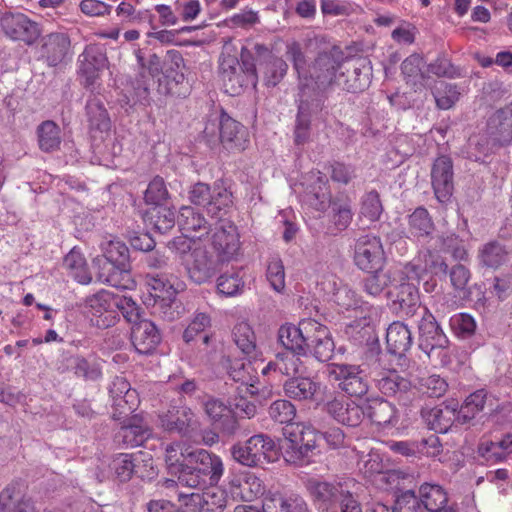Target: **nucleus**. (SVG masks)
<instances>
[{"instance_id":"f257e3e1","label":"nucleus","mask_w":512,"mask_h":512,"mask_svg":"<svg viewBox=\"0 0 512 512\" xmlns=\"http://www.w3.org/2000/svg\"><path fill=\"white\" fill-rule=\"evenodd\" d=\"M356 487L351 478L310 477L304 482L307 496L318 512H363Z\"/></svg>"},{"instance_id":"f03ea898","label":"nucleus","mask_w":512,"mask_h":512,"mask_svg":"<svg viewBox=\"0 0 512 512\" xmlns=\"http://www.w3.org/2000/svg\"><path fill=\"white\" fill-rule=\"evenodd\" d=\"M219 71L225 92L231 96L241 94L243 89L249 85L255 87L258 80L252 50L242 45L239 60L237 48L232 40L226 41L223 45Z\"/></svg>"},{"instance_id":"7ed1b4c3","label":"nucleus","mask_w":512,"mask_h":512,"mask_svg":"<svg viewBox=\"0 0 512 512\" xmlns=\"http://www.w3.org/2000/svg\"><path fill=\"white\" fill-rule=\"evenodd\" d=\"M386 355L381 352L370 355L368 376L377 390L384 396L394 398L399 405L409 406L416 398L411 381L387 365Z\"/></svg>"},{"instance_id":"20e7f679","label":"nucleus","mask_w":512,"mask_h":512,"mask_svg":"<svg viewBox=\"0 0 512 512\" xmlns=\"http://www.w3.org/2000/svg\"><path fill=\"white\" fill-rule=\"evenodd\" d=\"M202 134L211 147L220 143L225 150L232 153L244 151L249 144L248 129L223 109L213 111L207 116Z\"/></svg>"},{"instance_id":"39448f33","label":"nucleus","mask_w":512,"mask_h":512,"mask_svg":"<svg viewBox=\"0 0 512 512\" xmlns=\"http://www.w3.org/2000/svg\"><path fill=\"white\" fill-rule=\"evenodd\" d=\"M232 458L247 467H258L274 463L279 459V448L267 434H256L244 442L232 445Z\"/></svg>"},{"instance_id":"423d86ee","label":"nucleus","mask_w":512,"mask_h":512,"mask_svg":"<svg viewBox=\"0 0 512 512\" xmlns=\"http://www.w3.org/2000/svg\"><path fill=\"white\" fill-rule=\"evenodd\" d=\"M370 356L360 365L347 363H332L328 365V377L337 388L350 397L361 398L369 391L368 364Z\"/></svg>"},{"instance_id":"0eeeda50","label":"nucleus","mask_w":512,"mask_h":512,"mask_svg":"<svg viewBox=\"0 0 512 512\" xmlns=\"http://www.w3.org/2000/svg\"><path fill=\"white\" fill-rule=\"evenodd\" d=\"M343 60L344 54L337 46L319 52L314 61L308 66L307 80H303L302 83H308L323 89H327L334 84L337 85V82L341 79L339 71L342 68Z\"/></svg>"},{"instance_id":"6e6552de","label":"nucleus","mask_w":512,"mask_h":512,"mask_svg":"<svg viewBox=\"0 0 512 512\" xmlns=\"http://www.w3.org/2000/svg\"><path fill=\"white\" fill-rule=\"evenodd\" d=\"M168 57L169 61L164 64L162 76L158 78L156 91L164 96L185 98L189 95L191 86L182 71L184 59L176 50L169 51Z\"/></svg>"},{"instance_id":"1a4fd4ad","label":"nucleus","mask_w":512,"mask_h":512,"mask_svg":"<svg viewBox=\"0 0 512 512\" xmlns=\"http://www.w3.org/2000/svg\"><path fill=\"white\" fill-rule=\"evenodd\" d=\"M353 261L364 272L382 270L386 255L381 238L370 233L358 237L354 244Z\"/></svg>"},{"instance_id":"9d476101","label":"nucleus","mask_w":512,"mask_h":512,"mask_svg":"<svg viewBox=\"0 0 512 512\" xmlns=\"http://www.w3.org/2000/svg\"><path fill=\"white\" fill-rule=\"evenodd\" d=\"M116 297L109 291L101 290L85 299L84 309L94 326L106 329L116 323Z\"/></svg>"},{"instance_id":"9b49d317","label":"nucleus","mask_w":512,"mask_h":512,"mask_svg":"<svg viewBox=\"0 0 512 512\" xmlns=\"http://www.w3.org/2000/svg\"><path fill=\"white\" fill-rule=\"evenodd\" d=\"M0 26L5 36L28 45L36 42L41 34L38 23L20 12L0 11Z\"/></svg>"},{"instance_id":"f8f14e48","label":"nucleus","mask_w":512,"mask_h":512,"mask_svg":"<svg viewBox=\"0 0 512 512\" xmlns=\"http://www.w3.org/2000/svg\"><path fill=\"white\" fill-rule=\"evenodd\" d=\"M430 176L435 198L441 204L449 203L454 191L452 159L446 155L437 157L432 164Z\"/></svg>"},{"instance_id":"ddd939ff","label":"nucleus","mask_w":512,"mask_h":512,"mask_svg":"<svg viewBox=\"0 0 512 512\" xmlns=\"http://www.w3.org/2000/svg\"><path fill=\"white\" fill-rule=\"evenodd\" d=\"M78 62L79 74L83 78L85 88L94 92L99 74L108 63L105 51L99 45H88L79 55Z\"/></svg>"},{"instance_id":"4468645a","label":"nucleus","mask_w":512,"mask_h":512,"mask_svg":"<svg viewBox=\"0 0 512 512\" xmlns=\"http://www.w3.org/2000/svg\"><path fill=\"white\" fill-rule=\"evenodd\" d=\"M254 63L263 73V80L267 86H276L287 73L288 65L285 60L272 54L263 44H255L252 48Z\"/></svg>"},{"instance_id":"2eb2a0df","label":"nucleus","mask_w":512,"mask_h":512,"mask_svg":"<svg viewBox=\"0 0 512 512\" xmlns=\"http://www.w3.org/2000/svg\"><path fill=\"white\" fill-rule=\"evenodd\" d=\"M221 261L214 257L206 247L197 246L190 253V260L186 264L189 278L200 285L211 280L218 271Z\"/></svg>"},{"instance_id":"dca6fc26","label":"nucleus","mask_w":512,"mask_h":512,"mask_svg":"<svg viewBox=\"0 0 512 512\" xmlns=\"http://www.w3.org/2000/svg\"><path fill=\"white\" fill-rule=\"evenodd\" d=\"M371 67L365 59H356L342 62V68L339 71V81L337 86L342 89L357 93L365 90L370 84Z\"/></svg>"},{"instance_id":"f3484780","label":"nucleus","mask_w":512,"mask_h":512,"mask_svg":"<svg viewBox=\"0 0 512 512\" xmlns=\"http://www.w3.org/2000/svg\"><path fill=\"white\" fill-rule=\"evenodd\" d=\"M212 246L221 263L233 260L240 249L236 225L231 221H222L212 235Z\"/></svg>"},{"instance_id":"a211bd4d","label":"nucleus","mask_w":512,"mask_h":512,"mask_svg":"<svg viewBox=\"0 0 512 512\" xmlns=\"http://www.w3.org/2000/svg\"><path fill=\"white\" fill-rule=\"evenodd\" d=\"M202 407L216 429L225 435H234L238 430V421L233 410L223 401L213 396H208L202 401Z\"/></svg>"},{"instance_id":"6ab92c4d","label":"nucleus","mask_w":512,"mask_h":512,"mask_svg":"<svg viewBox=\"0 0 512 512\" xmlns=\"http://www.w3.org/2000/svg\"><path fill=\"white\" fill-rule=\"evenodd\" d=\"M312 319L302 320L298 326L285 323L278 329V343L283 346L286 351L295 352L298 355H306L307 341L312 328Z\"/></svg>"},{"instance_id":"aec40b11","label":"nucleus","mask_w":512,"mask_h":512,"mask_svg":"<svg viewBox=\"0 0 512 512\" xmlns=\"http://www.w3.org/2000/svg\"><path fill=\"white\" fill-rule=\"evenodd\" d=\"M486 132L494 145H512V104L496 110L488 118Z\"/></svg>"},{"instance_id":"412c9836","label":"nucleus","mask_w":512,"mask_h":512,"mask_svg":"<svg viewBox=\"0 0 512 512\" xmlns=\"http://www.w3.org/2000/svg\"><path fill=\"white\" fill-rule=\"evenodd\" d=\"M184 459L198 468V473L208 480L211 486L217 485L224 471L221 458L205 449H194L187 452Z\"/></svg>"},{"instance_id":"4be33fe9","label":"nucleus","mask_w":512,"mask_h":512,"mask_svg":"<svg viewBox=\"0 0 512 512\" xmlns=\"http://www.w3.org/2000/svg\"><path fill=\"white\" fill-rule=\"evenodd\" d=\"M326 90L308 83H299L297 114L309 119L322 117L327 99Z\"/></svg>"},{"instance_id":"5701e85b","label":"nucleus","mask_w":512,"mask_h":512,"mask_svg":"<svg viewBox=\"0 0 512 512\" xmlns=\"http://www.w3.org/2000/svg\"><path fill=\"white\" fill-rule=\"evenodd\" d=\"M419 332V348L431 351L433 345L440 346L447 343L448 337L441 328L436 316L427 308L417 316Z\"/></svg>"},{"instance_id":"b1692460","label":"nucleus","mask_w":512,"mask_h":512,"mask_svg":"<svg viewBox=\"0 0 512 512\" xmlns=\"http://www.w3.org/2000/svg\"><path fill=\"white\" fill-rule=\"evenodd\" d=\"M229 378L234 382L241 383L245 387V392L250 395L259 393L257 387L258 378L253 375L255 371L252 363L243 358H231L230 356L224 357L221 361Z\"/></svg>"},{"instance_id":"393cba45","label":"nucleus","mask_w":512,"mask_h":512,"mask_svg":"<svg viewBox=\"0 0 512 512\" xmlns=\"http://www.w3.org/2000/svg\"><path fill=\"white\" fill-rule=\"evenodd\" d=\"M312 328L314 330L310 331L306 339V356L311 354L318 361L327 362L333 357L335 350V343L331 333L325 325L315 320H313Z\"/></svg>"},{"instance_id":"a878e982","label":"nucleus","mask_w":512,"mask_h":512,"mask_svg":"<svg viewBox=\"0 0 512 512\" xmlns=\"http://www.w3.org/2000/svg\"><path fill=\"white\" fill-rule=\"evenodd\" d=\"M389 297H393V304L398 305L400 312L407 318L417 317L426 306H422L420 302L419 290L409 282H401L395 287V291L387 293Z\"/></svg>"},{"instance_id":"bb28decb","label":"nucleus","mask_w":512,"mask_h":512,"mask_svg":"<svg viewBox=\"0 0 512 512\" xmlns=\"http://www.w3.org/2000/svg\"><path fill=\"white\" fill-rule=\"evenodd\" d=\"M324 410L338 423L350 427L358 426L363 419L362 406L343 397H334L327 401Z\"/></svg>"},{"instance_id":"cd10ccee","label":"nucleus","mask_w":512,"mask_h":512,"mask_svg":"<svg viewBox=\"0 0 512 512\" xmlns=\"http://www.w3.org/2000/svg\"><path fill=\"white\" fill-rule=\"evenodd\" d=\"M510 248L500 240H489L477 249L476 260L483 269L497 270L506 265L510 259Z\"/></svg>"},{"instance_id":"c85d7f7f","label":"nucleus","mask_w":512,"mask_h":512,"mask_svg":"<svg viewBox=\"0 0 512 512\" xmlns=\"http://www.w3.org/2000/svg\"><path fill=\"white\" fill-rule=\"evenodd\" d=\"M162 339L157 326L148 319H142L132 326L131 341L137 353L151 354Z\"/></svg>"},{"instance_id":"c756f323","label":"nucleus","mask_w":512,"mask_h":512,"mask_svg":"<svg viewBox=\"0 0 512 512\" xmlns=\"http://www.w3.org/2000/svg\"><path fill=\"white\" fill-rule=\"evenodd\" d=\"M322 384L314 377L300 374L288 378L283 383L286 397L295 401H315L320 394Z\"/></svg>"},{"instance_id":"7c9ffc66","label":"nucleus","mask_w":512,"mask_h":512,"mask_svg":"<svg viewBox=\"0 0 512 512\" xmlns=\"http://www.w3.org/2000/svg\"><path fill=\"white\" fill-rule=\"evenodd\" d=\"M363 417L366 416L373 424L385 427L397 423V410L394 404L382 397L366 400L362 407Z\"/></svg>"},{"instance_id":"2f4dec72","label":"nucleus","mask_w":512,"mask_h":512,"mask_svg":"<svg viewBox=\"0 0 512 512\" xmlns=\"http://www.w3.org/2000/svg\"><path fill=\"white\" fill-rule=\"evenodd\" d=\"M328 208H330L328 217L331 225L328 227L327 233L336 235L346 230L354 215L351 200L347 196L335 197L330 201Z\"/></svg>"},{"instance_id":"473e14b6","label":"nucleus","mask_w":512,"mask_h":512,"mask_svg":"<svg viewBox=\"0 0 512 512\" xmlns=\"http://www.w3.org/2000/svg\"><path fill=\"white\" fill-rule=\"evenodd\" d=\"M151 436L150 427L137 415H134L129 423L123 425L117 433L118 441H121L125 448L143 446Z\"/></svg>"},{"instance_id":"72a5a7b5","label":"nucleus","mask_w":512,"mask_h":512,"mask_svg":"<svg viewBox=\"0 0 512 512\" xmlns=\"http://www.w3.org/2000/svg\"><path fill=\"white\" fill-rule=\"evenodd\" d=\"M386 344L389 353L404 356L413 344L412 333L407 325L401 321L392 322L387 328Z\"/></svg>"},{"instance_id":"f704fd0d","label":"nucleus","mask_w":512,"mask_h":512,"mask_svg":"<svg viewBox=\"0 0 512 512\" xmlns=\"http://www.w3.org/2000/svg\"><path fill=\"white\" fill-rule=\"evenodd\" d=\"M455 407L440 405L431 409H422L421 416L428 428L436 433H447L455 423Z\"/></svg>"},{"instance_id":"c9c22d12","label":"nucleus","mask_w":512,"mask_h":512,"mask_svg":"<svg viewBox=\"0 0 512 512\" xmlns=\"http://www.w3.org/2000/svg\"><path fill=\"white\" fill-rule=\"evenodd\" d=\"M145 284L149 292V301L178 294L185 286L183 282L178 281L177 277L167 278L158 273H148L145 277Z\"/></svg>"},{"instance_id":"e433bc0d","label":"nucleus","mask_w":512,"mask_h":512,"mask_svg":"<svg viewBox=\"0 0 512 512\" xmlns=\"http://www.w3.org/2000/svg\"><path fill=\"white\" fill-rule=\"evenodd\" d=\"M93 266L97 269V278L100 282L122 289L130 288L133 285L131 278L126 280L124 272L102 255L93 259Z\"/></svg>"},{"instance_id":"4c0bfd02","label":"nucleus","mask_w":512,"mask_h":512,"mask_svg":"<svg viewBox=\"0 0 512 512\" xmlns=\"http://www.w3.org/2000/svg\"><path fill=\"white\" fill-rule=\"evenodd\" d=\"M193 417L192 409L187 406L172 407L159 416V422L165 431L186 434Z\"/></svg>"},{"instance_id":"58836bf2","label":"nucleus","mask_w":512,"mask_h":512,"mask_svg":"<svg viewBox=\"0 0 512 512\" xmlns=\"http://www.w3.org/2000/svg\"><path fill=\"white\" fill-rule=\"evenodd\" d=\"M70 47V39L65 33H50L44 38L42 56L50 66L63 62Z\"/></svg>"},{"instance_id":"ea45409f","label":"nucleus","mask_w":512,"mask_h":512,"mask_svg":"<svg viewBox=\"0 0 512 512\" xmlns=\"http://www.w3.org/2000/svg\"><path fill=\"white\" fill-rule=\"evenodd\" d=\"M211 201L207 207V213L212 217H219L226 213L233 205V193L227 180L218 179L211 186Z\"/></svg>"},{"instance_id":"a19ab883","label":"nucleus","mask_w":512,"mask_h":512,"mask_svg":"<svg viewBox=\"0 0 512 512\" xmlns=\"http://www.w3.org/2000/svg\"><path fill=\"white\" fill-rule=\"evenodd\" d=\"M314 183L305 193V201L317 211H326L331 198L328 179L325 174L317 171Z\"/></svg>"},{"instance_id":"79ce46f5","label":"nucleus","mask_w":512,"mask_h":512,"mask_svg":"<svg viewBox=\"0 0 512 512\" xmlns=\"http://www.w3.org/2000/svg\"><path fill=\"white\" fill-rule=\"evenodd\" d=\"M418 495L426 512H437L448 509V496L445 489L436 483H423L418 489Z\"/></svg>"},{"instance_id":"37998d69","label":"nucleus","mask_w":512,"mask_h":512,"mask_svg":"<svg viewBox=\"0 0 512 512\" xmlns=\"http://www.w3.org/2000/svg\"><path fill=\"white\" fill-rule=\"evenodd\" d=\"M102 256L116 264V267L124 272L126 280H130V255L125 243L119 240H109L101 245Z\"/></svg>"},{"instance_id":"c03bdc74","label":"nucleus","mask_w":512,"mask_h":512,"mask_svg":"<svg viewBox=\"0 0 512 512\" xmlns=\"http://www.w3.org/2000/svg\"><path fill=\"white\" fill-rule=\"evenodd\" d=\"M39 149L45 153H52L60 149L62 142L61 128L52 120L41 122L36 129Z\"/></svg>"},{"instance_id":"a18cd8bd","label":"nucleus","mask_w":512,"mask_h":512,"mask_svg":"<svg viewBox=\"0 0 512 512\" xmlns=\"http://www.w3.org/2000/svg\"><path fill=\"white\" fill-rule=\"evenodd\" d=\"M86 116L91 130L107 132L111 128V121L103 101L96 95L87 100Z\"/></svg>"},{"instance_id":"49530a36","label":"nucleus","mask_w":512,"mask_h":512,"mask_svg":"<svg viewBox=\"0 0 512 512\" xmlns=\"http://www.w3.org/2000/svg\"><path fill=\"white\" fill-rule=\"evenodd\" d=\"M144 221L155 231L164 234L175 226V210L166 205L153 206L146 211Z\"/></svg>"},{"instance_id":"de8ad7c7","label":"nucleus","mask_w":512,"mask_h":512,"mask_svg":"<svg viewBox=\"0 0 512 512\" xmlns=\"http://www.w3.org/2000/svg\"><path fill=\"white\" fill-rule=\"evenodd\" d=\"M154 85V79L147 76L145 71H142L131 83L125 85V95L129 102L149 105L151 89Z\"/></svg>"},{"instance_id":"09e8293b","label":"nucleus","mask_w":512,"mask_h":512,"mask_svg":"<svg viewBox=\"0 0 512 512\" xmlns=\"http://www.w3.org/2000/svg\"><path fill=\"white\" fill-rule=\"evenodd\" d=\"M177 223L181 231L199 232L201 237L209 232V224L203 214L191 206H183L179 210Z\"/></svg>"},{"instance_id":"8fccbe9b","label":"nucleus","mask_w":512,"mask_h":512,"mask_svg":"<svg viewBox=\"0 0 512 512\" xmlns=\"http://www.w3.org/2000/svg\"><path fill=\"white\" fill-rule=\"evenodd\" d=\"M63 268L66 269L70 276L80 284H89L92 280L88 272L86 260L82 253L73 248L63 259Z\"/></svg>"},{"instance_id":"3c124183","label":"nucleus","mask_w":512,"mask_h":512,"mask_svg":"<svg viewBox=\"0 0 512 512\" xmlns=\"http://www.w3.org/2000/svg\"><path fill=\"white\" fill-rule=\"evenodd\" d=\"M408 229L409 232L417 238L429 237L433 233L435 225L425 207H417L408 216Z\"/></svg>"},{"instance_id":"603ef678","label":"nucleus","mask_w":512,"mask_h":512,"mask_svg":"<svg viewBox=\"0 0 512 512\" xmlns=\"http://www.w3.org/2000/svg\"><path fill=\"white\" fill-rule=\"evenodd\" d=\"M176 296L177 294L168 295L152 300L153 303L147 302V304L152 306L153 314L166 321H174L181 316L184 310Z\"/></svg>"},{"instance_id":"864d4df0","label":"nucleus","mask_w":512,"mask_h":512,"mask_svg":"<svg viewBox=\"0 0 512 512\" xmlns=\"http://www.w3.org/2000/svg\"><path fill=\"white\" fill-rule=\"evenodd\" d=\"M369 273L361 282L362 290L366 295L377 298L389 287L392 282L390 273L382 270L366 271Z\"/></svg>"},{"instance_id":"5fc2aeb1","label":"nucleus","mask_w":512,"mask_h":512,"mask_svg":"<svg viewBox=\"0 0 512 512\" xmlns=\"http://www.w3.org/2000/svg\"><path fill=\"white\" fill-rule=\"evenodd\" d=\"M68 367H71L75 376L82 377L85 380H98L102 376L101 368L95 362H89L81 355H71L66 357Z\"/></svg>"},{"instance_id":"6e6d98bb","label":"nucleus","mask_w":512,"mask_h":512,"mask_svg":"<svg viewBox=\"0 0 512 512\" xmlns=\"http://www.w3.org/2000/svg\"><path fill=\"white\" fill-rule=\"evenodd\" d=\"M203 490L201 497H196V500L204 504V512H222L227 504L225 492L217 485L208 486Z\"/></svg>"},{"instance_id":"4d7b16f0","label":"nucleus","mask_w":512,"mask_h":512,"mask_svg":"<svg viewBox=\"0 0 512 512\" xmlns=\"http://www.w3.org/2000/svg\"><path fill=\"white\" fill-rule=\"evenodd\" d=\"M233 340L243 354L250 356L256 350L255 334L250 325L240 322L233 328Z\"/></svg>"},{"instance_id":"13d9d810","label":"nucleus","mask_w":512,"mask_h":512,"mask_svg":"<svg viewBox=\"0 0 512 512\" xmlns=\"http://www.w3.org/2000/svg\"><path fill=\"white\" fill-rule=\"evenodd\" d=\"M436 106L439 109L447 110L458 101L460 93L456 84L440 81L432 91Z\"/></svg>"},{"instance_id":"bf43d9fd","label":"nucleus","mask_w":512,"mask_h":512,"mask_svg":"<svg viewBox=\"0 0 512 512\" xmlns=\"http://www.w3.org/2000/svg\"><path fill=\"white\" fill-rule=\"evenodd\" d=\"M301 356L291 351L278 352L275 356L278 373L289 378L301 374L305 368L300 359Z\"/></svg>"},{"instance_id":"052dcab7","label":"nucleus","mask_w":512,"mask_h":512,"mask_svg":"<svg viewBox=\"0 0 512 512\" xmlns=\"http://www.w3.org/2000/svg\"><path fill=\"white\" fill-rule=\"evenodd\" d=\"M169 198L170 194L164 179L160 176H155L145 190V203L153 206L165 205Z\"/></svg>"},{"instance_id":"680f3d73","label":"nucleus","mask_w":512,"mask_h":512,"mask_svg":"<svg viewBox=\"0 0 512 512\" xmlns=\"http://www.w3.org/2000/svg\"><path fill=\"white\" fill-rule=\"evenodd\" d=\"M133 476L141 480H152L157 476L153 457L148 452L133 453Z\"/></svg>"},{"instance_id":"e2e57ef3","label":"nucleus","mask_w":512,"mask_h":512,"mask_svg":"<svg viewBox=\"0 0 512 512\" xmlns=\"http://www.w3.org/2000/svg\"><path fill=\"white\" fill-rule=\"evenodd\" d=\"M197 471V467L189 464L184 459V467L181 468V471L176 476L178 484L184 487L198 489H204L211 486V484H208V480L203 476V474H200Z\"/></svg>"},{"instance_id":"0e129e2a","label":"nucleus","mask_w":512,"mask_h":512,"mask_svg":"<svg viewBox=\"0 0 512 512\" xmlns=\"http://www.w3.org/2000/svg\"><path fill=\"white\" fill-rule=\"evenodd\" d=\"M268 414L274 422L292 426V421L296 416V408L289 400L279 399L269 406Z\"/></svg>"},{"instance_id":"69168bd1","label":"nucleus","mask_w":512,"mask_h":512,"mask_svg":"<svg viewBox=\"0 0 512 512\" xmlns=\"http://www.w3.org/2000/svg\"><path fill=\"white\" fill-rule=\"evenodd\" d=\"M117 481L128 482L133 477V453H120L109 464Z\"/></svg>"},{"instance_id":"338daca9","label":"nucleus","mask_w":512,"mask_h":512,"mask_svg":"<svg viewBox=\"0 0 512 512\" xmlns=\"http://www.w3.org/2000/svg\"><path fill=\"white\" fill-rule=\"evenodd\" d=\"M449 324L453 333L462 339L473 336L477 328L474 317L468 313H457L453 315L449 320Z\"/></svg>"},{"instance_id":"774afa93","label":"nucleus","mask_w":512,"mask_h":512,"mask_svg":"<svg viewBox=\"0 0 512 512\" xmlns=\"http://www.w3.org/2000/svg\"><path fill=\"white\" fill-rule=\"evenodd\" d=\"M394 512H426L414 490L402 491L396 496Z\"/></svg>"}]
</instances>
